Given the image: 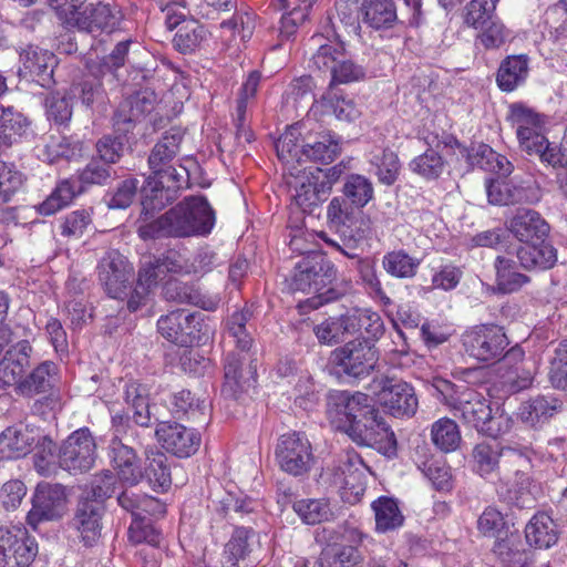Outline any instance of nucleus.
<instances>
[{
  "instance_id": "obj_6",
  "label": "nucleus",
  "mask_w": 567,
  "mask_h": 567,
  "mask_svg": "<svg viewBox=\"0 0 567 567\" xmlns=\"http://www.w3.org/2000/svg\"><path fill=\"white\" fill-rule=\"evenodd\" d=\"M158 332L168 341L192 347L206 338L204 317L199 312L175 310L157 320Z\"/></svg>"
},
{
  "instance_id": "obj_17",
  "label": "nucleus",
  "mask_w": 567,
  "mask_h": 567,
  "mask_svg": "<svg viewBox=\"0 0 567 567\" xmlns=\"http://www.w3.org/2000/svg\"><path fill=\"white\" fill-rule=\"evenodd\" d=\"M156 436L163 449L177 457H189L195 454L202 442L200 434L196 430L176 422L158 424Z\"/></svg>"
},
{
  "instance_id": "obj_40",
  "label": "nucleus",
  "mask_w": 567,
  "mask_h": 567,
  "mask_svg": "<svg viewBox=\"0 0 567 567\" xmlns=\"http://www.w3.org/2000/svg\"><path fill=\"white\" fill-rule=\"evenodd\" d=\"M124 400L133 410V420L137 425L148 426L152 421L148 403V390L145 385L131 381L125 384Z\"/></svg>"
},
{
  "instance_id": "obj_34",
  "label": "nucleus",
  "mask_w": 567,
  "mask_h": 567,
  "mask_svg": "<svg viewBox=\"0 0 567 567\" xmlns=\"http://www.w3.org/2000/svg\"><path fill=\"white\" fill-rule=\"evenodd\" d=\"M525 537L530 546L549 548L558 540L554 519L546 513L535 514L525 527Z\"/></svg>"
},
{
  "instance_id": "obj_29",
  "label": "nucleus",
  "mask_w": 567,
  "mask_h": 567,
  "mask_svg": "<svg viewBox=\"0 0 567 567\" xmlns=\"http://www.w3.org/2000/svg\"><path fill=\"white\" fill-rule=\"evenodd\" d=\"M244 358L238 354H228L225 362L223 392L228 396L236 398L239 393L246 391L255 381L256 370L249 367L243 369Z\"/></svg>"
},
{
  "instance_id": "obj_3",
  "label": "nucleus",
  "mask_w": 567,
  "mask_h": 567,
  "mask_svg": "<svg viewBox=\"0 0 567 567\" xmlns=\"http://www.w3.org/2000/svg\"><path fill=\"white\" fill-rule=\"evenodd\" d=\"M183 133L178 128H171L154 145L148 156V166L153 173L143 187L144 209H162L173 199V194L179 187V175L171 166V162L179 152Z\"/></svg>"
},
{
  "instance_id": "obj_28",
  "label": "nucleus",
  "mask_w": 567,
  "mask_h": 567,
  "mask_svg": "<svg viewBox=\"0 0 567 567\" xmlns=\"http://www.w3.org/2000/svg\"><path fill=\"white\" fill-rule=\"evenodd\" d=\"M164 296L168 300L193 305L206 311H215L221 300L218 293L203 292L177 280L168 281L165 285Z\"/></svg>"
},
{
  "instance_id": "obj_16",
  "label": "nucleus",
  "mask_w": 567,
  "mask_h": 567,
  "mask_svg": "<svg viewBox=\"0 0 567 567\" xmlns=\"http://www.w3.org/2000/svg\"><path fill=\"white\" fill-rule=\"evenodd\" d=\"M99 278L107 295L114 299L122 298L133 278V267L116 250L107 251L99 264Z\"/></svg>"
},
{
  "instance_id": "obj_41",
  "label": "nucleus",
  "mask_w": 567,
  "mask_h": 567,
  "mask_svg": "<svg viewBox=\"0 0 567 567\" xmlns=\"http://www.w3.org/2000/svg\"><path fill=\"white\" fill-rule=\"evenodd\" d=\"M528 74V60L525 55L505 59L497 73V83L503 91L511 92L523 83Z\"/></svg>"
},
{
  "instance_id": "obj_42",
  "label": "nucleus",
  "mask_w": 567,
  "mask_h": 567,
  "mask_svg": "<svg viewBox=\"0 0 567 567\" xmlns=\"http://www.w3.org/2000/svg\"><path fill=\"white\" fill-rule=\"evenodd\" d=\"M361 560L362 556L357 547L332 544L322 550L315 565H319V567H355Z\"/></svg>"
},
{
  "instance_id": "obj_26",
  "label": "nucleus",
  "mask_w": 567,
  "mask_h": 567,
  "mask_svg": "<svg viewBox=\"0 0 567 567\" xmlns=\"http://www.w3.org/2000/svg\"><path fill=\"white\" fill-rule=\"evenodd\" d=\"M39 435V429L30 425L7 427L0 434V458H18L27 455Z\"/></svg>"
},
{
  "instance_id": "obj_58",
  "label": "nucleus",
  "mask_w": 567,
  "mask_h": 567,
  "mask_svg": "<svg viewBox=\"0 0 567 567\" xmlns=\"http://www.w3.org/2000/svg\"><path fill=\"white\" fill-rule=\"evenodd\" d=\"M352 334L364 331L368 338L378 339L384 331L383 321L379 313L369 309H353L348 311Z\"/></svg>"
},
{
  "instance_id": "obj_44",
  "label": "nucleus",
  "mask_w": 567,
  "mask_h": 567,
  "mask_svg": "<svg viewBox=\"0 0 567 567\" xmlns=\"http://www.w3.org/2000/svg\"><path fill=\"white\" fill-rule=\"evenodd\" d=\"M532 481L527 473L516 470L512 477L509 473H504L499 477V487L505 488V493L511 501H515L520 506H526L534 501L532 495Z\"/></svg>"
},
{
  "instance_id": "obj_45",
  "label": "nucleus",
  "mask_w": 567,
  "mask_h": 567,
  "mask_svg": "<svg viewBox=\"0 0 567 567\" xmlns=\"http://www.w3.org/2000/svg\"><path fill=\"white\" fill-rule=\"evenodd\" d=\"M431 441L442 452L458 449L462 436L457 423L450 417H441L431 426Z\"/></svg>"
},
{
  "instance_id": "obj_57",
  "label": "nucleus",
  "mask_w": 567,
  "mask_h": 567,
  "mask_svg": "<svg viewBox=\"0 0 567 567\" xmlns=\"http://www.w3.org/2000/svg\"><path fill=\"white\" fill-rule=\"evenodd\" d=\"M342 192L344 198L349 199L358 208H363L374 196L371 181L359 174H352L347 177Z\"/></svg>"
},
{
  "instance_id": "obj_23",
  "label": "nucleus",
  "mask_w": 567,
  "mask_h": 567,
  "mask_svg": "<svg viewBox=\"0 0 567 567\" xmlns=\"http://www.w3.org/2000/svg\"><path fill=\"white\" fill-rule=\"evenodd\" d=\"M344 432L358 444L367 446H372L393 436L389 425L374 405L372 413H367L364 417L349 427H344Z\"/></svg>"
},
{
  "instance_id": "obj_27",
  "label": "nucleus",
  "mask_w": 567,
  "mask_h": 567,
  "mask_svg": "<svg viewBox=\"0 0 567 567\" xmlns=\"http://www.w3.org/2000/svg\"><path fill=\"white\" fill-rule=\"evenodd\" d=\"M102 506L95 501L80 502L72 520L84 545L92 546L101 536Z\"/></svg>"
},
{
  "instance_id": "obj_64",
  "label": "nucleus",
  "mask_w": 567,
  "mask_h": 567,
  "mask_svg": "<svg viewBox=\"0 0 567 567\" xmlns=\"http://www.w3.org/2000/svg\"><path fill=\"white\" fill-rule=\"evenodd\" d=\"M130 43L128 40L121 41L112 53L103 59L102 63H90V74L96 75L97 71H100L103 76L110 75L112 79H116V71L125 64Z\"/></svg>"
},
{
  "instance_id": "obj_50",
  "label": "nucleus",
  "mask_w": 567,
  "mask_h": 567,
  "mask_svg": "<svg viewBox=\"0 0 567 567\" xmlns=\"http://www.w3.org/2000/svg\"><path fill=\"white\" fill-rule=\"evenodd\" d=\"M261 74L252 71L243 83L236 100L234 121L238 130H244L247 121V110L255 101Z\"/></svg>"
},
{
  "instance_id": "obj_56",
  "label": "nucleus",
  "mask_w": 567,
  "mask_h": 567,
  "mask_svg": "<svg viewBox=\"0 0 567 567\" xmlns=\"http://www.w3.org/2000/svg\"><path fill=\"white\" fill-rule=\"evenodd\" d=\"M220 29L223 30L221 37L229 40V49L237 52L241 49V44L251 38L252 20L249 16L234 17L231 20L223 21Z\"/></svg>"
},
{
  "instance_id": "obj_47",
  "label": "nucleus",
  "mask_w": 567,
  "mask_h": 567,
  "mask_svg": "<svg viewBox=\"0 0 567 567\" xmlns=\"http://www.w3.org/2000/svg\"><path fill=\"white\" fill-rule=\"evenodd\" d=\"M420 261L405 250L398 249L386 252L382 257V267L391 277L409 279L416 275Z\"/></svg>"
},
{
  "instance_id": "obj_53",
  "label": "nucleus",
  "mask_w": 567,
  "mask_h": 567,
  "mask_svg": "<svg viewBox=\"0 0 567 567\" xmlns=\"http://www.w3.org/2000/svg\"><path fill=\"white\" fill-rule=\"evenodd\" d=\"M33 446L35 450L33 458L37 472L43 476H50L55 473V457H58V454H55L56 449L53 440L39 429V435Z\"/></svg>"
},
{
  "instance_id": "obj_36",
  "label": "nucleus",
  "mask_w": 567,
  "mask_h": 567,
  "mask_svg": "<svg viewBox=\"0 0 567 567\" xmlns=\"http://www.w3.org/2000/svg\"><path fill=\"white\" fill-rule=\"evenodd\" d=\"M561 408L560 402L551 395H538L520 406V419L530 426L545 423Z\"/></svg>"
},
{
  "instance_id": "obj_35",
  "label": "nucleus",
  "mask_w": 567,
  "mask_h": 567,
  "mask_svg": "<svg viewBox=\"0 0 567 567\" xmlns=\"http://www.w3.org/2000/svg\"><path fill=\"white\" fill-rule=\"evenodd\" d=\"M169 404L174 416L193 422L204 421L208 409L205 398H197L188 390L172 394Z\"/></svg>"
},
{
  "instance_id": "obj_25",
  "label": "nucleus",
  "mask_w": 567,
  "mask_h": 567,
  "mask_svg": "<svg viewBox=\"0 0 567 567\" xmlns=\"http://www.w3.org/2000/svg\"><path fill=\"white\" fill-rule=\"evenodd\" d=\"M32 347L27 340L19 341L7 350L0 360V386L16 385L23 380L22 374L30 363Z\"/></svg>"
},
{
  "instance_id": "obj_1",
  "label": "nucleus",
  "mask_w": 567,
  "mask_h": 567,
  "mask_svg": "<svg viewBox=\"0 0 567 567\" xmlns=\"http://www.w3.org/2000/svg\"><path fill=\"white\" fill-rule=\"evenodd\" d=\"M434 395L446 405L455 417L478 432L496 437L508 427V419L493 415L488 400L474 389L457 386L450 380L434 377L431 381Z\"/></svg>"
},
{
  "instance_id": "obj_18",
  "label": "nucleus",
  "mask_w": 567,
  "mask_h": 567,
  "mask_svg": "<svg viewBox=\"0 0 567 567\" xmlns=\"http://www.w3.org/2000/svg\"><path fill=\"white\" fill-rule=\"evenodd\" d=\"M301 171H295L292 175L295 177V195L292 196L297 207L303 213L312 214L316 208L327 198L329 187H324V182L319 184L321 176H324L320 168L307 172L302 171V175H299Z\"/></svg>"
},
{
  "instance_id": "obj_15",
  "label": "nucleus",
  "mask_w": 567,
  "mask_h": 567,
  "mask_svg": "<svg viewBox=\"0 0 567 567\" xmlns=\"http://www.w3.org/2000/svg\"><path fill=\"white\" fill-rule=\"evenodd\" d=\"M488 203L506 206L514 204H535L542 198L540 188L535 184H517L504 178L487 179L485 183Z\"/></svg>"
},
{
  "instance_id": "obj_33",
  "label": "nucleus",
  "mask_w": 567,
  "mask_h": 567,
  "mask_svg": "<svg viewBox=\"0 0 567 567\" xmlns=\"http://www.w3.org/2000/svg\"><path fill=\"white\" fill-rule=\"evenodd\" d=\"M56 381V367L53 362L44 361L18 383V393L34 396L49 392Z\"/></svg>"
},
{
  "instance_id": "obj_54",
  "label": "nucleus",
  "mask_w": 567,
  "mask_h": 567,
  "mask_svg": "<svg viewBox=\"0 0 567 567\" xmlns=\"http://www.w3.org/2000/svg\"><path fill=\"white\" fill-rule=\"evenodd\" d=\"M92 209H76L65 215L59 225L60 235L68 240H78L92 228Z\"/></svg>"
},
{
  "instance_id": "obj_13",
  "label": "nucleus",
  "mask_w": 567,
  "mask_h": 567,
  "mask_svg": "<svg viewBox=\"0 0 567 567\" xmlns=\"http://www.w3.org/2000/svg\"><path fill=\"white\" fill-rule=\"evenodd\" d=\"M66 511V495L60 484L41 483L37 486L32 508L27 515V522L33 528L42 522L61 518Z\"/></svg>"
},
{
  "instance_id": "obj_5",
  "label": "nucleus",
  "mask_w": 567,
  "mask_h": 567,
  "mask_svg": "<svg viewBox=\"0 0 567 567\" xmlns=\"http://www.w3.org/2000/svg\"><path fill=\"white\" fill-rule=\"evenodd\" d=\"M372 391L377 401L393 416H413L419 408L414 388L402 380L389 377L375 378Z\"/></svg>"
},
{
  "instance_id": "obj_63",
  "label": "nucleus",
  "mask_w": 567,
  "mask_h": 567,
  "mask_svg": "<svg viewBox=\"0 0 567 567\" xmlns=\"http://www.w3.org/2000/svg\"><path fill=\"white\" fill-rule=\"evenodd\" d=\"M251 318L249 309L235 311L227 320L228 334L235 339L236 347L241 351H248L252 339L247 330V323Z\"/></svg>"
},
{
  "instance_id": "obj_2",
  "label": "nucleus",
  "mask_w": 567,
  "mask_h": 567,
  "mask_svg": "<svg viewBox=\"0 0 567 567\" xmlns=\"http://www.w3.org/2000/svg\"><path fill=\"white\" fill-rule=\"evenodd\" d=\"M214 225L215 213L206 198L189 196L156 220L141 225L138 227V235L143 239L206 236L212 231Z\"/></svg>"
},
{
  "instance_id": "obj_19",
  "label": "nucleus",
  "mask_w": 567,
  "mask_h": 567,
  "mask_svg": "<svg viewBox=\"0 0 567 567\" xmlns=\"http://www.w3.org/2000/svg\"><path fill=\"white\" fill-rule=\"evenodd\" d=\"M19 73L21 76L37 82L47 87L53 83V70L56 65L55 56L52 52L39 47L29 45L20 53Z\"/></svg>"
},
{
  "instance_id": "obj_49",
  "label": "nucleus",
  "mask_w": 567,
  "mask_h": 567,
  "mask_svg": "<svg viewBox=\"0 0 567 567\" xmlns=\"http://www.w3.org/2000/svg\"><path fill=\"white\" fill-rule=\"evenodd\" d=\"M370 164L374 167V173L381 184L390 186L398 179L401 165L393 151L377 150L371 154Z\"/></svg>"
},
{
  "instance_id": "obj_37",
  "label": "nucleus",
  "mask_w": 567,
  "mask_h": 567,
  "mask_svg": "<svg viewBox=\"0 0 567 567\" xmlns=\"http://www.w3.org/2000/svg\"><path fill=\"white\" fill-rule=\"evenodd\" d=\"M82 192L78 181L63 179L56 184L51 194L38 205L39 214L51 216L69 206L76 195Z\"/></svg>"
},
{
  "instance_id": "obj_60",
  "label": "nucleus",
  "mask_w": 567,
  "mask_h": 567,
  "mask_svg": "<svg viewBox=\"0 0 567 567\" xmlns=\"http://www.w3.org/2000/svg\"><path fill=\"white\" fill-rule=\"evenodd\" d=\"M207 31L197 21L182 24L174 37V45L183 53L192 52L206 39Z\"/></svg>"
},
{
  "instance_id": "obj_30",
  "label": "nucleus",
  "mask_w": 567,
  "mask_h": 567,
  "mask_svg": "<svg viewBox=\"0 0 567 567\" xmlns=\"http://www.w3.org/2000/svg\"><path fill=\"white\" fill-rule=\"evenodd\" d=\"M517 258L523 268L532 269H549L557 261V251L545 239L524 244L517 249Z\"/></svg>"
},
{
  "instance_id": "obj_48",
  "label": "nucleus",
  "mask_w": 567,
  "mask_h": 567,
  "mask_svg": "<svg viewBox=\"0 0 567 567\" xmlns=\"http://www.w3.org/2000/svg\"><path fill=\"white\" fill-rule=\"evenodd\" d=\"M496 287L499 292L511 293L520 289L529 281L526 275L518 272L515 262L506 257L498 256L495 260Z\"/></svg>"
},
{
  "instance_id": "obj_55",
  "label": "nucleus",
  "mask_w": 567,
  "mask_h": 567,
  "mask_svg": "<svg viewBox=\"0 0 567 567\" xmlns=\"http://www.w3.org/2000/svg\"><path fill=\"white\" fill-rule=\"evenodd\" d=\"M501 455L502 449L495 441L476 444L472 452L474 470L481 476L492 474L498 467Z\"/></svg>"
},
{
  "instance_id": "obj_11",
  "label": "nucleus",
  "mask_w": 567,
  "mask_h": 567,
  "mask_svg": "<svg viewBox=\"0 0 567 567\" xmlns=\"http://www.w3.org/2000/svg\"><path fill=\"white\" fill-rule=\"evenodd\" d=\"M276 461L280 470L289 475L307 474L315 462L309 440L298 432L281 435L276 446Z\"/></svg>"
},
{
  "instance_id": "obj_51",
  "label": "nucleus",
  "mask_w": 567,
  "mask_h": 567,
  "mask_svg": "<svg viewBox=\"0 0 567 567\" xmlns=\"http://www.w3.org/2000/svg\"><path fill=\"white\" fill-rule=\"evenodd\" d=\"M255 532L251 528L237 527L225 546V557L233 566L246 559L252 551Z\"/></svg>"
},
{
  "instance_id": "obj_32",
  "label": "nucleus",
  "mask_w": 567,
  "mask_h": 567,
  "mask_svg": "<svg viewBox=\"0 0 567 567\" xmlns=\"http://www.w3.org/2000/svg\"><path fill=\"white\" fill-rule=\"evenodd\" d=\"M301 130L299 124L288 126L275 144L279 159L287 166L290 175L297 171L305 157V144H299Z\"/></svg>"
},
{
  "instance_id": "obj_43",
  "label": "nucleus",
  "mask_w": 567,
  "mask_h": 567,
  "mask_svg": "<svg viewBox=\"0 0 567 567\" xmlns=\"http://www.w3.org/2000/svg\"><path fill=\"white\" fill-rule=\"evenodd\" d=\"M339 153V142L329 132L319 133L313 140L309 137L305 144V158L313 162L329 164Z\"/></svg>"
},
{
  "instance_id": "obj_62",
  "label": "nucleus",
  "mask_w": 567,
  "mask_h": 567,
  "mask_svg": "<svg viewBox=\"0 0 567 567\" xmlns=\"http://www.w3.org/2000/svg\"><path fill=\"white\" fill-rule=\"evenodd\" d=\"M493 551L506 567H548L545 564L537 566L533 554L514 549L508 540L496 542Z\"/></svg>"
},
{
  "instance_id": "obj_9",
  "label": "nucleus",
  "mask_w": 567,
  "mask_h": 567,
  "mask_svg": "<svg viewBox=\"0 0 567 567\" xmlns=\"http://www.w3.org/2000/svg\"><path fill=\"white\" fill-rule=\"evenodd\" d=\"M96 458V443L86 427L71 433L58 452V464L71 474L90 471Z\"/></svg>"
},
{
  "instance_id": "obj_21",
  "label": "nucleus",
  "mask_w": 567,
  "mask_h": 567,
  "mask_svg": "<svg viewBox=\"0 0 567 567\" xmlns=\"http://www.w3.org/2000/svg\"><path fill=\"white\" fill-rule=\"evenodd\" d=\"M359 19L358 24H350L355 34L360 23L375 31L392 29L398 23L396 6L393 0H362Z\"/></svg>"
},
{
  "instance_id": "obj_22",
  "label": "nucleus",
  "mask_w": 567,
  "mask_h": 567,
  "mask_svg": "<svg viewBox=\"0 0 567 567\" xmlns=\"http://www.w3.org/2000/svg\"><path fill=\"white\" fill-rule=\"evenodd\" d=\"M507 229L520 243L529 244L545 239L549 225L536 210L518 208L507 221Z\"/></svg>"
},
{
  "instance_id": "obj_38",
  "label": "nucleus",
  "mask_w": 567,
  "mask_h": 567,
  "mask_svg": "<svg viewBox=\"0 0 567 567\" xmlns=\"http://www.w3.org/2000/svg\"><path fill=\"white\" fill-rule=\"evenodd\" d=\"M371 506L374 512L375 530L378 533L392 532L403 525L404 516L395 499L381 496Z\"/></svg>"
},
{
  "instance_id": "obj_39",
  "label": "nucleus",
  "mask_w": 567,
  "mask_h": 567,
  "mask_svg": "<svg viewBox=\"0 0 567 567\" xmlns=\"http://www.w3.org/2000/svg\"><path fill=\"white\" fill-rule=\"evenodd\" d=\"M352 324L350 323L349 313L339 317H330L318 323L313 328V332L320 343L332 346L346 340L352 334Z\"/></svg>"
},
{
  "instance_id": "obj_52",
  "label": "nucleus",
  "mask_w": 567,
  "mask_h": 567,
  "mask_svg": "<svg viewBox=\"0 0 567 567\" xmlns=\"http://www.w3.org/2000/svg\"><path fill=\"white\" fill-rule=\"evenodd\" d=\"M293 511L303 523L310 525L327 522L333 517L330 502L326 498L299 499L293 503Z\"/></svg>"
},
{
  "instance_id": "obj_7",
  "label": "nucleus",
  "mask_w": 567,
  "mask_h": 567,
  "mask_svg": "<svg viewBox=\"0 0 567 567\" xmlns=\"http://www.w3.org/2000/svg\"><path fill=\"white\" fill-rule=\"evenodd\" d=\"M379 352L365 339H355L331 352L330 361L341 372L353 378L369 375L375 368Z\"/></svg>"
},
{
  "instance_id": "obj_24",
  "label": "nucleus",
  "mask_w": 567,
  "mask_h": 567,
  "mask_svg": "<svg viewBox=\"0 0 567 567\" xmlns=\"http://www.w3.org/2000/svg\"><path fill=\"white\" fill-rule=\"evenodd\" d=\"M111 458L117 473V478L131 486L137 485L144 478V471L135 451L115 436L110 444Z\"/></svg>"
},
{
  "instance_id": "obj_31",
  "label": "nucleus",
  "mask_w": 567,
  "mask_h": 567,
  "mask_svg": "<svg viewBox=\"0 0 567 567\" xmlns=\"http://www.w3.org/2000/svg\"><path fill=\"white\" fill-rule=\"evenodd\" d=\"M50 1L54 2V0ZM55 2L60 19L68 28H76L80 31L92 33L94 2L87 0H70L64 3H59V0H55Z\"/></svg>"
},
{
  "instance_id": "obj_59",
  "label": "nucleus",
  "mask_w": 567,
  "mask_h": 567,
  "mask_svg": "<svg viewBox=\"0 0 567 567\" xmlns=\"http://www.w3.org/2000/svg\"><path fill=\"white\" fill-rule=\"evenodd\" d=\"M323 40L322 35L312 37L311 41L318 44L317 52L312 55L313 65L320 71H327L330 74L332 69L337 68L340 60L343 58L344 52L342 48L337 43H321Z\"/></svg>"
},
{
  "instance_id": "obj_12",
  "label": "nucleus",
  "mask_w": 567,
  "mask_h": 567,
  "mask_svg": "<svg viewBox=\"0 0 567 567\" xmlns=\"http://www.w3.org/2000/svg\"><path fill=\"white\" fill-rule=\"evenodd\" d=\"M37 553L35 540L25 529L0 525V567H28Z\"/></svg>"
},
{
  "instance_id": "obj_14",
  "label": "nucleus",
  "mask_w": 567,
  "mask_h": 567,
  "mask_svg": "<svg viewBox=\"0 0 567 567\" xmlns=\"http://www.w3.org/2000/svg\"><path fill=\"white\" fill-rule=\"evenodd\" d=\"M372 408L369 395L361 392L351 394L347 391H340L330 395L328 414L332 422L344 431V427H349L364 417L367 413H372Z\"/></svg>"
},
{
  "instance_id": "obj_8",
  "label": "nucleus",
  "mask_w": 567,
  "mask_h": 567,
  "mask_svg": "<svg viewBox=\"0 0 567 567\" xmlns=\"http://www.w3.org/2000/svg\"><path fill=\"white\" fill-rule=\"evenodd\" d=\"M333 264L319 254L302 258L296 266L289 287L292 291L318 293L336 279Z\"/></svg>"
},
{
  "instance_id": "obj_46",
  "label": "nucleus",
  "mask_w": 567,
  "mask_h": 567,
  "mask_svg": "<svg viewBox=\"0 0 567 567\" xmlns=\"http://www.w3.org/2000/svg\"><path fill=\"white\" fill-rule=\"evenodd\" d=\"M367 467L361 457H354V468L351 475L334 480L341 489V497L351 504L358 503L363 496L367 487Z\"/></svg>"
},
{
  "instance_id": "obj_20",
  "label": "nucleus",
  "mask_w": 567,
  "mask_h": 567,
  "mask_svg": "<svg viewBox=\"0 0 567 567\" xmlns=\"http://www.w3.org/2000/svg\"><path fill=\"white\" fill-rule=\"evenodd\" d=\"M157 103L154 91L144 89L125 99L117 107L113 124L118 133H127L133 124L151 113Z\"/></svg>"
},
{
  "instance_id": "obj_4",
  "label": "nucleus",
  "mask_w": 567,
  "mask_h": 567,
  "mask_svg": "<svg viewBox=\"0 0 567 567\" xmlns=\"http://www.w3.org/2000/svg\"><path fill=\"white\" fill-rule=\"evenodd\" d=\"M327 224L334 230L341 243L321 231L319 237L331 248L350 259L358 257V244L372 233L371 220L361 208L344 197H333L327 207Z\"/></svg>"
},
{
  "instance_id": "obj_10",
  "label": "nucleus",
  "mask_w": 567,
  "mask_h": 567,
  "mask_svg": "<svg viewBox=\"0 0 567 567\" xmlns=\"http://www.w3.org/2000/svg\"><path fill=\"white\" fill-rule=\"evenodd\" d=\"M462 343L470 357L491 362L501 360L509 342L501 327L480 324L464 332Z\"/></svg>"
},
{
  "instance_id": "obj_61",
  "label": "nucleus",
  "mask_w": 567,
  "mask_h": 567,
  "mask_svg": "<svg viewBox=\"0 0 567 567\" xmlns=\"http://www.w3.org/2000/svg\"><path fill=\"white\" fill-rule=\"evenodd\" d=\"M167 456L162 452H154L147 456V465L144 477L155 487L165 488L171 485V471L167 464Z\"/></svg>"
}]
</instances>
